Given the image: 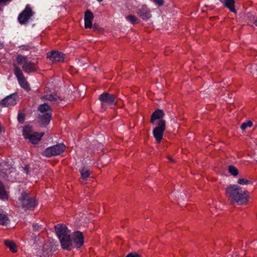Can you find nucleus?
Instances as JSON below:
<instances>
[{"mask_svg":"<svg viewBox=\"0 0 257 257\" xmlns=\"http://www.w3.org/2000/svg\"><path fill=\"white\" fill-rule=\"evenodd\" d=\"M225 194L229 201L239 205L244 204L248 200V192L236 184L228 186Z\"/></svg>","mask_w":257,"mask_h":257,"instance_id":"nucleus-1","label":"nucleus"},{"mask_svg":"<svg viewBox=\"0 0 257 257\" xmlns=\"http://www.w3.org/2000/svg\"><path fill=\"white\" fill-rule=\"evenodd\" d=\"M84 242V238L82 233L79 231L74 232L71 235H70L69 239L66 241V246L63 248L70 250L73 247H80Z\"/></svg>","mask_w":257,"mask_h":257,"instance_id":"nucleus-2","label":"nucleus"},{"mask_svg":"<svg viewBox=\"0 0 257 257\" xmlns=\"http://www.w3.org/2000/svg\"><path fill=\"white\" fill-rule=\"evenodd\" d=\"M17 205L25 209H33L37 205V202L34 198L30 197L29 194L24 192L17 201Z\"/></svg>","mask_w":257,"mask_h":257,"instance_id":"nucleus-3","label":"nucleus"},{"mask_svg":"<svg viewBox=\"0 0 257 257\" xmlns=\"http://www.w3.org/2000/svg\"><path fill=\"white\" fill-rule=\"evenodd\" d=\"M55 228L57 236L63 248L64 246H66V241L70 235V231L66 226L63 224H57L55 226Z\"/></svg>","mask_w":257,"mask_h":257,"instance_id":"nucleus-4","label":"nucleus"},{"mask_svg":"<svg viewBox=\"0 0 257 257\" xmlns=\"http://www.w3.org/2000/svg\"><path fill=\"white\" fill-rule=\"evenodd\" d=\"M23 135L24 138L28 139L30 143L35 144L41 140L44 133L34 132L31 127L26 126L23 129Z\"/></svg>","mask_w":257,"mask_h":257,"instance_id":"nucleus-5","label":"nucleus"},{"mask_svg":"<svg viewBox=\"0 0 257 257\" xmlns=\"http://www.w3.org/2000/svg\"><path fill=\"white\" fill-rule=\"evenodd\" d=\"M17 63L22 65L23 70L27 73H30L35 71L36 69L34 63L27 60L25 56L18 55L17 57Z\"/></svg>","mask_w":257,"mask_h":257,"instance_id":"nucleus-6","label":"nucleus"},{"mask_svg":"<svg viewBox=\"0 0 257 257\" xmlns=\"http://www.w3.org/2000/svg\"><path fill=\"white\" fill-rule=\"evenodd\" d=\"M157 126L153 131V135L155 140L158 143L161 142L163 134L166 129V121L164 119H160L156 123Z\"/></svg>","mask_w":257,"mask_h":257,"instance_id":"nucleus-7","label":"nucleus"},{"mask_svg":"<svg viewBox=\"0 0 257 257\" xmlns=\"http://www.w3.org/2000/svg\"><path fill=\"white\" fill-rule=\"evenodd\" d=\"M65 148L63 144H59L47 148L42 153V155L47 157L59 155L65 151Z\"/></svg>","mask_w":257,"mask_h":257,"instance_id":"nucleus-8","label":"nucleus"},{"mask_svg":"<svg viewBox=\"0 0 257 257\" xmlns=\"http://www.w3.org/2000/svg\"><path fill=\"white\" fill-rule=\"evenodd\" d=\"M14 74L16 75L20 86L26 90L30 89L29 85L24 77L23 73L20 68L16 64L14 65Z\"/></svg>","mask_w":257,"mask_h":257,"instance_id":"nucleus-9","label":"nucleus"},{"mask_svg":"<svg viewBox=\"0 0 257 257\" xmlns=\"http://www.w3.org/2000/svg\"><path fill=\"white\" fill-rule=\"evenodd\" d=\"M33 14L34 13L32 9L29 5H27L22 12L19 14L18 17V22L22 25L26 24Z\"/></svg>","mask_w":257,"mask_h":257,"instance_id":"nucleus-10","label":"nucleus"},{"mask_svg":"<svg viewBox=\"0 0 257 257\" xmlns=\"http://www.w3.org/2000/svg\"><path fill=\"white\" fill-rule=\"evenodd\" d=\"M101 102V110L104 111L108 107H111L112 104V96L104 92L99 96Z\"/></svg>","mask_w":257,"mask_h":257,"instance_id":"nucleus-11","label":"nucleus"},{"mask_svg":"<svg viewBox=\"0 0 257 257\" xmlns=\"http://www.w3.org/2000/svg\"><path fill=\"white\" fill-rule=\"evenodd\" d=\"M16 95L15 94H11L3 99L1 105L4 107H9L17 103Z\"/></svg>","mask_w":257,"mask_h":257,"instance_id":"nucleus-12","label":"nucleus"},{"mask_svg":"<svg viewBox=\"0 0 257 257\" xmlns=\"http://www.w3.org/2000/svg\"><path fill=\"white\" fill-rule=\"evenodd\" d=\"M137 14L139 16L144 20H148L151 17L150 11L145 6H143L142 8L138 10Z\"/></svg>","mask_w":257,"mask_h":257,"instance_id":"nucleus-13","label":"nucleus"},{"mask_svg":"<svg viewBox=\"0 0 257 257\" xmlns=\"http://www.w3.org/2000/svg\"><path fill=\"white\" fill-rule=\"evenodd\" d=\"M93 18L94 16L93 13L89 10L86 11L84 15L85 28L86 29L91 28L92 27Z\"/></svg>","mask_w":257,"mask_h":257,"instance_id":"nucleus-14","label":"nucleus"},{"mask_svg":"<svg viewBox=\"0 0 257 257\" xmlns=\"http://www.w3.org/2000/svg\"><path fill=\"white\" fill-rule=\"evenodd\" d=\"M165 113L162 109H158L156 110L151 115L150 121L153 124H156L155 121L157 119H163L162 118L164 116Z\"/></svg>","mask_w":257,"mask_h":257,"instance_id":"nucleus-15","label":"nucleus"},{"mask_svg":"<svg viewBox=\"0 0 257 257\" xmlns=\"http://www.w3.org/2000/svg\"><path fill=\"white\" fill-rule=\"evenodd\" d=\"M47 57L53 62L62 61L63 60V54L59 52L53 51L48 53Z\"/></svg>","mask_w":257,"mask_h":257,"instance_id":"nucleus-16","label":"nucleus"},{"mask_svg":"<svg viewBox=\"0 0 257 257\" xmlns=\"http://www.w3.org/2000/svg\"><path fill=\"white\" fill-rule=\"evenodd\" d=\"M50 246V243H46L43 246V251L39 253L40 257H49L51 254L52 249Z\"/></svg>","mask_w":257,"mask_h":257,"instance_id":"nucleus-17","label":"nucleus"},{"mask_svg":"<svg viewBox=\"0 0 257 257\" xmlns=\"http://www.w3.org/2000/svg\"><path fill=\"white\" fill-rule=\"evenodd\" d=\"M225 7L228 8L231 12L236 13L234 8V0H219Z\"/></svg>","mask_w":257,"mask_h":257,"instance_id":"nucleus-18","label":"nucleus"},{"mask_svg":"<svg viewBox=\"0 0 257 257\" xmlns=\"http://www.w3.org/2000/svg\"><path fill=\"white\" fill-rule=\"evenodd\" d=\"M5 244L13 252H16L17 251V246L13 241L7 240H5Z\"/></svg>","mask_w":257,"mask_h":257,"instance_id":"nucleus-19","label":"nucleus"},{"mask_svg":"<svg viewBox=\"0 0 257 257\" xmlns=\"http://www.w3.org/2000/svg\"><path fill=\"white\" fill-rule=\"evenodd\" d=\"M51 117V114L49 112H46L45 114L41 116V120L43 123L47 124L49 123Z\"/></svg>","mask_w":257,"mask_h":257,"instance_id":"nucleus-20","label":"nucleus"},{"mask_svg":"<svg viewBox=\"0 0 257 257\" xmlns=\"http://www.w3.org/2000/svg\"><path fill=\"white\" fill-rule=\"evenodd\" d=\"M0 199L2 200L8 199V195L1 182H0Z\"/></svg>","mask_w":257,"mask_h":257,"instance_id":"nucleus-21","label":"nucleus"},{"mask_svg":"<svg viewBox=\"0 0 257 257\" xmlns=\"http://www.w3.org/2000/svg\"><path fill=\"white\" fill-rule=\"evenodd\" d=\"M46 99L54 103H59L61 101V99L59 97L53 95H47Z\"/></svg>","mask_w":257,"mask_h":257,"instance_id":"nucleus-22","label":"nucleus"},{"mask_svg":"<svg viewBox=\"0 0 257 257\" xmlns=\"http://www.w3.org/2000/svg\"><path fill=\"white\" fill-rule=\"evenodd\" d=\"M126 19L134 25L139 23L140 21L136 17L131 15L126 17Z\"/></svg>","mask_w":257,"mask_h":257,"instance_id":"nucleus-23","label":"nucleus"},{"mask_svg":"<svg viewBox=\"0 0 257 257\" xmlns=\"http://www.w3.org/2000/svg\"><path fill=\"white\" fill-rule=\"evenodd\" d=\"M8 217L4 214H0V224L6 225L9 223Z\"/></svg>","mask_w":257,"mask_h":257,"instance_id":"nucleus-24","label":"nucleus"},{"mask_svg":"<svg viewBox=\"0 0 257 257\" xmlns=\"http://www.w3.org/2000/svg\"><path fill=\"white\" fill-rule=\"evenodd\" d=\"M228 170L229 173L233 176H236L238 174L237 169L233 166H229Z\"/></svg>","mask_w":257,"mask_h":257,"instance_id":"nucleus-25","label":"nucleus"},{"mask_svg":"<svg viewBox=\"0 0 257 257\" xmlns=\"http://www.w3.org/2000/svg\"><path fill=\"white\" fill-rule=\"evenodd\" d=\"M80 173L82 178L84 180H86L87 178L90 175V172L89 170L85 168L82 169L80 171Z\"/></svg>","mask_w":257,"mask_h":257,"instance_id":"nucleus-26","label":"nucleus"},{"mask_svg":"<svg viewBox=\"0 0 257 257\" xmlns=\"http://www.w3.org/2000/svg\"><path fill=\"white\" fill-rule=\"evenodd\" d=\"M50 109V107L49 105L47 103H44L42 104H41L39 106V110L41 112H47Z\"/></svg>","mask_w":257,"mask_h":257,"instance_id":"nucleus-27","label":"nucleus"},{"mask_svg":"<svg viewBox=\"0 0 257 257\" xmlns=\"http://www.w3.org/2000/svg\"><path fill=\"white\" fill-rule=\"evenodd\" d=\"M252 125V122L251 121H247L246 122H243L240 126V128L242 130L244 131L247 127H250Z\"/></svg>","mask_w":257,"mask_h":257,"instance_id":"nucleus-28","label":"nucleus"},{"mask_svg":"<svg viewBox=\"0 0 257 257\" xmlns=\"http://www.w3.org/2000/svg\"><path fill=\"white\" fill-rule=\"evenodd\" d=\"M237 183L240 185H246L249 184V181L245 179L239 178L237 181Z\"/></svg>","mask_w":257,"mask_h":257,"instance_id":"nucleus-29","label":"nucleus"},{"mask_svg":"<svg viewBox=\"0 0 257 257\" xmlns=\"http://www.w3.org/2000/svg\"><path fill=\"white\" fill-rule=\"evenodd\" d=\"M18 119L19 122L23 123L25 121V114L22 113H19L18 116Z\"/></svg>","mask_w":257,"mask_h":257,"instance_id":"nucleus-30","label":"nucleus"},{"mask_svg":"<svg viewBox=\"0 0 257 257\" xmlns=\"http://www.w3.org/2000/svg\"><path fill=\"white\" fill-rule=\"evenodd\" d=\"M33 227L34 229L36 231H39L42 229L41 225H40L37 223L33 224Z\"/></svg>","mask_w":257,"mask_h":257,"instance_id":"nucleus-31","label":"nucleus"},{"mask_svg":"<svg viewBox=\"0 0 257 257\" xmlns=\"http://www.w3.org/2000/svg\"><path fill=\"white\" fill-rule=\"evenodd\" d=\"M156 4L159 6H162L164 5V1L163 0H152Z\"/></svg>","mask_w":257,"mask_h":257,"instance_id":"nucleus-32","label":"nucleus"},{"mask_svg":"<svg viewBox=\"0 0 257 257\" xmlns=\"http://www.w3.org/2000/svg\"><path fill=\"white\" fill-rule=\"evenodd\" d=\"M126 257H141V256L137 253L132 252V253H128L126 255Z\"/></svg>","mask_w":257,"mask_h":257,"instance_id":"nucleus-33","label":"nucleus"},{"mask_svg":"<svg viewBox=\"0 0 257 257\" xmlns=\"http://www.w3.org/2000/svg\"><path fill=\"white\" fill-rule=\"evenodd\" d=\"M126 257H141V256L137 253L132 252V253H128L126 255Z\"/></svg>","mask_w":257,"mask_h":257,"instance_id":"nucleus-34","label":"nucleus"},{"mask_svg":"<svg viewBox=\"0 0 257 257\" xmlns=\"http://www.w3.org/2000/svg\"><path fill=\"white\" fill-rule=\"evenodd\" d=\"M24 172L27 174V175H29L30 173H29V168L28 167H25L24 169Z\"/></svg>","mask_w":257,"mask_h":257,"instance_id":"nucleus-35","label":"nucleus"},{"mask_svg":"<svg viewBox=\"0 0 257 257\" xmlns=\"http://www.w3.org/2000/svg\"><path fill=\"white\" fill-rule=\"evenodd\" d=\"M11 0H0V4H5L8 2H10Z\"/></svg>","mask_w":257,"mask_h":257,"instance_id":"nucleus-36","label":"nucleus"},{"mask_svg":"<svg viewBox=\"0 0 257 257\" xmlns=\"http://www.w3.org/2000/svg\"><path fill=\"white\" fill-rule=\"evenodd\" d=\"M168 159L170 161H171L172 162H174L173 159L172 158H171L170 157H168Z\"/></svg>","mask_w":257,"mask_h":257,"instance_id":"nucleus-37","label":"nucleus"},{"mask_svg":"<svg viewBox=\"0 0 257 257\" xmlns=\"http://www.w3.org/2000/svg\"><path fill=\"white\" fill-rule=\"evenodd\" d=\"M254 24L257 27V19L254 21Z\"/></svg>","mask_w":257,"mask_h":257,"instance_id":"nucleus-38","label":"nucleus"},{"mask_svg":"<svg viewBox=\"0 0 257 257\" xmlns=\"http://www.w3.org/2000/svg\"><path fill=\"white\" fill-rule=\"evenodd\" d=\"M116 101H117V100ZM113 104H114V103H116V102H115V98H114V97H113Z\"/></svg>","mask_w":257,"mask_h":257,"instance_id":"nucleus-39","label":"nucleus"},{"mask_svg":"<svg viewBox=\"0 0 257 257\" xmlns=\"http://www.w3.org/2000/svg\"><path fill=\"white\" fill-rule=\"evenodd\" d=\"M97 1H98V2H101V1H102L103 0H97Z\"/></svg>","mask_w":257,"mask_h":257,"instance_id":"nucleus-40","label":"nucleus"}]
</instances>
